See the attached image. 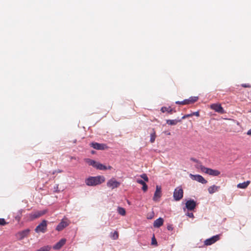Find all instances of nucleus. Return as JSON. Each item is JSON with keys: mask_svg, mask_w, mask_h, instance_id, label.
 Masks as SVG:
<instances>
[{"mask_svg": "<svg viewBox=\"0 0 251 251\" xmlns=\"http://www.w3.org/2000/svg\"><path fill=\"white\" fill-rule=\"evenodd\" d=\"M105 180V178L104 176H89L85 179V182L87 186H95L102 183Z\"/></svg>", "mask_w": 251, "mask_h": 251, "instance_id": "1", "label": "nucleus"}, {"mask_svg": "<svg viewBox=\"0 0 251 251\" xmlns=\"http://www.w3.org/2000/svg\"><path fill=\"white\" fill-rule=\"evenodd\" d=\"M47 230V221L44 220L42 222L38 225L35 229V231L36 233H45Z\"/></svg>", "mask_w": 251, "mask_h": 251, "instance_id": "2", "label": "nucleus"}, {"mask_svg": "<svg viewBox=\"0 0 251 251\" xmlns=\"http://www.w3.org/2000/svg\"><path fill=\"white\" fill-rule=\"evenodd\" d=\"M183 196V191L181 187H177L175 189L173 197L175 201L180 200Z\"/></svg>", "mask_w": 251, "mask_h": 251, "instance_id": "3", "label": "nucleus"}, {"mask_svg": "<svg viewBox=\"0 0 251 251\" xmlns=\"http://www.w3.org/2000/svg\"><path fill=\"white\" fill-rule=\"evenodd\" d=\"M120 185V182L117 181L115 178H112L109 179L107 182L108 187L112 189L118 188Z\"/></svg>", "mask_w": 251, "mask_h": 251, "instance_id": "4", "label": "nucleus"}, {"mask_svg": "<svg viewBox=\"0 0 251 251\" xmlns=\"http://www.w3.org/2000/svg\"><path fill=\"white\" fill-rule=\"evenodd\" d=\"M190 176L193 180L201 183L202 184H206L207 182V181L206 179H205L202 176L200 175L190 174Z\"/></svg>", "mask_w": 251, "mask_h": 251, "instance_id": "5", "label": "nucleus"}, {"mask_svg": "<svg viewBox=\"0 0 251 251\" xmlns=\"http://www.w3.org/2000/svg\"><path fill=\"white\" fill-rule=\"evenodd\" d=\"M220 239V235H216L212 236V237L207 239L204 241V245L206 246L211 245L214 243H215L216 241H218Z\"/></svg>", "mask_w": 251, "mask_h": 251, "instance_id": "6", "label": "nucleus"}, {"mask_svg": "<svg viewBox=\"0 0 251 251\" xmlns=\"http://www.w3.org/2000/svg\"><path fill=\"white\" fill-rule=\"evenodd\" d=\"M210 108L220 114H224L225 112L221 105L219 103H214L211 104L210 105Z\"/></svg>", "mask_w": 251, "mask_h": 251, "instance_id": "7", "label": "nucleus"}, {"mask_svg": "<svg viewBox=\"0 0 251 251\" xmlns=\"http://www.w3.org/2000/svg\"><path fill=\"white\" fill-rule=\"evenodd\" d=\"M91 147L95 149L98 150H104L108 149V147L106 145L104 144H100L98 143H92L90 144Z\"/></svg>", "mask_w": 251, "mask_h": 251, "instance_id": "8", "label": "nucleus"}, {"mask_svg": "<svg viewBox=\"0 0 251 251\" xmlns=\"http://www.w3.org/2000/svg\"><path fill=\"white\" fill-rule=\"evenodd\" d=\"M45 213L46 212L44 211L34 212L29 215V217L30 220H33L44 215Z\"/></svg>", "mask_w": 251, "mask_h": 251, "instance_id": "9", "label": "nucleus"}, {"mask_svg": "<svg viewBox=\"0 0 251 251\" xmlns=\"http://www.w3.org/2000/svg\"><path fill=\"white\" fill-rule=\"evenodd\" d=\"M204 170H205L204 173L212 176H218L221 174L220 172L217 170H213L208 168L204 169Z\"/></svg>", "mask_w": 251, "mask_h": 251, "instance_id": "10", "label": "nucleus"}, {"mask_svg": "<svg viewBox=\"0 0 251 251\" xmlns=\"http://www.w3.org/2000/svg\"><path fill=\"white\" fill-rule=\"evenodd\" d=\"M186 207L189 210H193L196 206V202L193 200H190L186 201Z\"/></svg>", "mask_w": 251, "mask_h": 251, "instance_id": "11", "label": "nucleus"}, {"mask_svg": "<svg viewBox=\"0 0 251 251\" xmlns=\"http://www.w3.org/2000/svg\"><path fill=\"white\" fill-rule=\"evenodd\" d=\"M68 225L69 223L67 220H62L61 222L56 226V229L57 231H61Z\"/></svg>", "mask_w": 251, "mask_h": 251, "instance_id": "12", "label": "nucleus"}, {"mask_svg": "<svg viewBox=\"0 0 251 251\" xmlns=\"http://www.w3.org/2000/svg\"><path fill=\"white\" fill-rule=\"evenodd\" d=\"M29 229H27L25 230H24L22 231H20L16 234V236L18 239L22 240L25 237H26L29 232Z\"/></svg>", "mask_w": 251, "mask_h": 251, "instance_id": "13", "label": "nucleus"}, {"mask_svg": "<svg viewBox=\"0 0 251 251\" xmlns=\"http://www.w3.org/2000/svg\"><path fill=\"white\" fill-rule=\"evenodd\" d=\"M161 196V187L156 185V190L154 194V196L153 198V200L154 201H157L159 198H160Z\"/></svg>", "mask_w": 251, "mask_h": 251, "instance_id": "14", "label": "nucleus"}, {"mask_svg": "<svg viewBox=\"0 0 251 251\" xmlns=\"http://www.w3.org/2000/svg\"><path fill=\"white\" fill-rule=\"evenodd\" d=\"M66 242V240L65 238L61 239L53 246V249L55 250L60 249L65 244Z\"/></svg>", "mask_w": 251, "mask_h": 251, "instance_id": "15", "label": "nucleus"}, {"mask_svg": "<svg viewBox=\"0 0 251 251\" xmlns=\"http://www.w3.org/2000/svg\"><path fill=\"white\" fill-rule=\"evenodd\" d=\"M198 99V97H191L188 99L184 100V102H185L186 105L192 104L196 102Z\"/></svg>", "mask_w": 251, "mask_h": 251, "instance_id": "16", "label": "nucleus"}, {"mask_svg": "<svg viewBox=\"0 0 251 251\" xmlns=\"http://www.w3.org/2000/svg\"><path fill=\"white\" fill-rule=\"evenodd\" d=\"M220 188V186L213 185L208 188V191L209 194H212L215 192L218 191Z\"/></svg>", "mask_w": 251, "mask_h": 251, "instance_id": "17", "label": "nucleus"}, {"mask_svg": "<svg viewBox=\"0 0 251 251\" xmlns=\"http://www.w3.org/2000/svg\"><path fill=\"white\" fill-rule=\"evenodd\" d=\"M164 220L162 218H159L154 221L153 223V226L154 227H159L163 225Z\"/></svg>", "mask_w": 251, "mask_h": 251, "instance_id": "18", "label": "nucleus"}, {"mask_svg": "<svg viewBox=\"0 0 251 251\" xmlns=\"http://www.w3.org/2000/svg\"><path fill=\"white\" fill-rule=\"evenodd\" d=\"M250 183V181L248 180V181L244 182L243 183H239L238 184H237V187L238 188L245 189L249 186Z\"/></svg>", "mask_w": 251, "mask_h": 251, "instance_id": "19", "label": "nucleus"}, {"mask_svg": "<svg viewBox=\"0 0 251 251\" xmlns=\"http://www.w3.org/2000/svg\"><path fill=\"white\" fill-rule=\"evenodd\" d=\"M137 182L139 184H141L143 187H142V190L144 192H146L148 190V186L146 184V183L144 182V181H143V180L142 179H137L136 180Z\"/></svg>", "mask_w": 251, "mask_h": 251, "instance_id": "20", "label": "nucleus"}, {"mask_svg": "<svg viewBox=\"0 0 251 251\" xmlns=\"http://www.w3.org/2000/svg\"><path fill=\"white\" fill-rule=\"evenodd\" d=\"M156 137V132L154 128L151 129V133L150 142L151 143L154 142Z\"/></svg>", "mask_w": 251, "mask_h": 251, "instance_id": "21", "label": "nucleus"}, {"mask_svg": "<svg viewBox=\"0 0 251 251\" xmlns=\"http://www.w3.org/2000/svg\"><path fill=\"white\" fill-rule=\"evenodd\" d=\"M161 111L163 113H165L166 112H168L169 114H172L173 111V109L170 107H162L161 109Z\"/></svg>", "mask_w": 251, "mask_h": 251, "instance_id": "22", "label": "nucleus"}, {"mask_svg": "<svg viewBox=\"0 0 251 251\" xmlns=\"http://www.w3.org/2000/svg\"><path fill=\"white\" fill-rule=\"evenodd\" d=\"M181 122V120H167L166 121V123L170 125H176L178 123H179Z\"/></svg>", "mask_w": 251, "mask_h": 251, "instance_id": "23", "label": "nucleus"}, {"mask_svg": "<svg viewBox=\"0 0 251 251\" xmlns=\"http://www.w3.org/2000/svg\"><path fill=\"white\" fill-rule=\"evenodd\" d=\"M96 168L100 170H106L107 169V167L104 165L98 162Z\"/></svg>", "mask_w": 251, "mask_h": 251, "instance_id": "24", "label": "nucleus"}, {"mask_svg": "<svg viewBox=\"0 0 251 251\" xmlns=\"http://www.w3.org/2000/svg\"><path fill=\"white\" fill-rule=\"evenodd\" d=\"M23 210H20L18 211L17 213V215L15 216V219L16 221H17L18 222L20 221L21 219V217H22V213H23Z\"/></svg>", "mask_w": 251, "mask_h": 251, "instance_id": "25", "label": "nucleus"}, {"mask_svg": "<svg viewBox=\"0 0 251 251\" xmlns=\"http://www.w3.org/2000/svg\"><path fill=\"white\" fill-rule=\"evenodd\" d=\"M86 162L91 166H92L93 167L96 168V165L97 164V162L95 161V160L90 159H87Z\"/></svg>", "mask_w": 251, "mask_h": 251, "instance_id": "26", "label": "nucleus"}, {"mask_svg": "<svg viewBox=\"0 0 251 251\" xmlns=\"http://www.w3.org/2000/svg\"><path fill=\"white\" fill-rule=\"evenodd\" d=\"M110 237L113 240H117L119 237V233L118 231H115L113 233L111 232L110 234Z\"/></svg>", "mask_w": 251, "mask_h": 251, "instance_id": "27", "label": "nucleus"}, {"mask_svg": "<svg viewBox=\"0 0 251 251\" xmlns=\"http://www.w3.org/2000/svg\"><path fill=\"white\" fill-rule=\"evenodd\" d=\"M196 168L198 169H200L201 171L203 173H204L205 170L204 169H206V167L203 166L201 163L198 162V164L196 165Z\"/></svg>", "mask_w": 251, "mask_h": 251, "instance_id": "28", "label": "nucleus"}, {"mask_svg": "<svg viewBox=\"0 0 251 251\" xmlns=\"http://www.w3.org/2000/svg\"><path fill=\"white\" fill-rule=\"evenodd\" d=\"M118 212L119 214L125 216L126 215V212L125 208L121 207H118L117 209Z\"/></svg>", "mask_w": 251, "mask_h": 251, "instance_id": "29", "label": "nucleus"}, {"mask_svg": "<svg viewBox=\"0 0 251 251\" xmlns=\"http://www.w3.org/2000/svg\"><path fill=\"white\" fill-rule=\"evenodd\" d=\"M140 177L143 178L145 181L148 182L149 181V178L147 176V175L145 174H143L141 175H140Z\"/></svg>", "mask_w": 251, "mask_h": 251, "instance_id": "30", "label": "nucleus"}, {"mask_svg": "<svg viewBox=\"0 0 251 251\" xmlns=\"http://www.w3.org/2000/svg\"><path fill=\"white\" fill-rule=\"evenodd\" d=\"M7 224L5 220L3 218H0V226H4Z\"/></svg>", "mask_w": 251, "mask_h": 251, "instance_id": "31", "label": "nucleus"}, {"mask_svg": "<svg viewBox=\"0 0 251 251\" xmlns=\"http://www.w3.org/2000/svg\"><path fill=\"white\" fill-rule=\"evenodd\" d=\"M241 86L244 88H251V85L250 84H242Z\"/></svg>", "mask_w": 251, "mask_h": 251, "instance_id": "32", "label": "nucleus"}, {"mask_svg": "<svg viewBox=\"0 0 251 251\" xmlns=\"http://www.w3.org/2000/svg\"><path fill=\"white\" fill-rule=\"evenodd\" d=\"M167 228L168 230H173L174 229V227L173 226V225H168L167 226Z\"/></svg>", "mask_w": 251, "mask_h": 251, "instance_id": "33", "label": "nucleus"}, {"mask_svg": "<svg viewBox=\"0 0 251 251\" xmlns=\"http://www.w3.org/2000/svg\"><path fill=\"white\" fill-rule=\"evenodd\" d=\"M183 102H184V100L183 101H177L176 102V103L177 104L186 105L185 102V103H183Z\"/></svg>", "mask_w": 251, "mask_h": 251, "instance_id": "34", "label": "nucleus"}, {"mask_svg": "<svg viewBox=\"0 0 251 251\" xmlns=\"http://www.w3.org/2000/svg\"><path fill=\"white\" fill-rule=\"evenodd\" d=\"M191 114L192 115V116L195 115V116H196L197 117H199L200 116V114H199V111L193 112V113H192Z\"/></svg>", "mask_w": 251, "mask_h": 251, "instance_id": "35", "label": "nucleus"}, {"mask_svg": "<svg viewBox=\"0 0 251 251\" xmlns=\"http://www.w3.org/2000/svg\"><path fill=\"white\" fill-rule=\"evenodd\" d=\"M62 171L61 170H59V169H58L57 170H55L53 173H52V174L54 175L56 173H62Z\"/></svg>", "mask_w": 251, "mask_h": 251, "instance_id": "36", "label": "nucleus"}, {"mask_svg": "<svg viewBox=\"0 0 251 251\" xmlns=\"http://www.w3.org/2000/svg\"><path fill=\"white\" fill-rule=\"evenodd\" d=\"M187 215L190 218H194V215L192 213H188Z\"/></svg>", "mask_w": 251, "mask_h": 251, "instance_id": "37", "label": "nucleus"}, {"mask_svg": "<svg viewBox=\"0 0 251 251\" xmlns=\"http://www.w3.org/2000/svg\"><path fill=\"white\" fill-rule=\"evenodd\" d=\"M190 116H192L191 114L186 115L183 116L182 119H185V118L189 117H190Z\"/></svg>", "mask_w": 251, "mask_h": 251, "instance_id": "38", "label": "nucleus"}, {"mask_svg": "<svg viewBox=\"0 0 251 251\" xmlns=\"http://www.w3.org/2000/svg\"><path fill=\"white\" fill-rule=\"evenodd\" d=\"M154 243L156 244H157V242H156V240H155V238H154V237H153V238H152V244H154Z\"/></svg>", "mask_w": 251, "mask_h": 251, "instance_id": "39", "label": "nucleus"}, {"mask_svg": "<svg viewBox=\"0 0 251 251\" xmlns=\"http://www.w3.org/2000/svg\"><path fill=\"white\" fill-rule=\"evenodd\" d=\"M191 160H192L193 161L195 162H197V163L199 162L198 160L195 158H191Z\"/></svg>", "mask_w": 251, "mask_h": 251, "instance_id": "40", "label": "nucleus"}, {"mask_svg": "<svg viewBox=\"0 0 251 251\" xmlns=\"http://www.w3.org/2000/svg\"><path fill=\"white\" fill-rule=\"evenodd\" d=\"M247 134L249 135H251V129L248 131Z\"/></svg>", "mask_w": 251, "mask_h": 251, "instance_id": "41", "label": "nucleus"}, {"mask_svg": "<svg viewBox=\"0 0 251 251\" xmlns=\"http://www.w3.org/2000/svg\"><path fill=\"white\" fill-rule=\"evenodd\" d=\"M107 169L110 170L112 169V167L110 166H109L108 167H107Z\"/></svg>", "mask_w": 251, "mask_h": 251, "instance_id": "42", "label": "nucleus"}, {"mask_svg": "<svg viewBox=\"0 0 251 251\" xmlns=\"http://www.w3.org/2000/svg\"><path fill=\"white\" fill-rule=\"evenodd\" d=\"M167 135H170V132L167 133Z\"/></svg>", "mask_w": 251, "mask_h": 251, "instance_id": "43", "label": "nucleus"}]
</instances>
